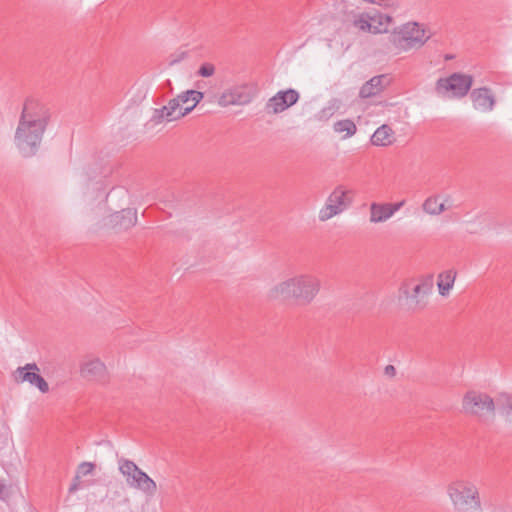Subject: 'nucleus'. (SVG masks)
Segmentation results:
<instances>
[{
    "instance_id": "nucleus-1",
    "label": "nucleus",
    "mask_w": 512,
    "mask_h": 512,
    "mask_svg": "<svg viewBox=\"0 0 512 512\" xmlns=\"http://www.w3.org/2000/svg\"><path fill=\"white\" fill-rule=\"evenodd\" d=\"M50 118L46 104L34 98L25 101L14 136L15 145L23 157L37 153Z\"/></svg>"
},
{
    "instance_id": "nucleus-2",
    "label": "nucleus",
    "mask_w": 512,
    "mask_h": 512,
    "mask_svg": "<svg viewBox=\"0 0 512 512\" xmlns=\"http://www.w3.org/2000/svg\"><path fill=\"white\" fill-rule=\"evenodd\" d=\"M320 279L313 274H297L273 286L269 298L295 300L300 304L311 303L320 291Z\"/></svg>"
},
{
    "instance_id": "nucleus-3",
    "label": "nucleus",
    "mask_w": 512,
    "mask_h": 512,
    "mask_svg": "<svg viewBox=\"0 0 512 512\" xmlns=\"http://www.w3.org/2000/svg\"><path fill=\"white\" fill-rule=\"evenodd\" d=\"M423 25L417 22H408L395 29L387 37V49L394 54L419 49L430 39Z\"/></svg>"
},
{
    "instance_id": "nucleus-4",
    "label": "nucleus",
    "mask_w": 512,
    "mask_h": 512,
    "mask_svg": "<svg viewBox=\"0 0 512 512\" xmlns=\"http://www.w3.org/2000/svg\"><path fill=\"white\" fill-rule=\"evenodd\" d=\"M447 494L456 512L482 511L479 488L469 479H456L450 482Z\"/></svg>"
},
{
    "instance_id": "nucleus-5",
    "label": "nucleus",
    "mask_w": 512,
    "mask_h": 512,
    "mask_svg": "<svg viewBox=\"0 0 512 512\" xmlns=\"http://www.w3.org/2000/svg\"><path fill=\"white\" fill-rule=\"evenodd\" d=\"M204 93L197 90H187L176 98L169 100L167 105L155 109L152 120L159 124L161 122L175 121L189 114L196 105L203 99Z\"/></svg>"
},
{
    "instance_id": "nucleus-6",
    "label": "nucleus",
    "mask_w": 512,
    "mask_h": 512,
    "mask_svg": "<svg viewBox=\"0 0 512 512\" xmlns=\"http://www.w3.org/2000/svg\"><path fill=\"white\" fill-rule=\"evenodd\" d=\"M355 192L344 185L336 186L326 199L325 205L319 211V220L328 221L348 209L354 201Z\"/></svg>"
},
{
    "instance_id": "nucleus-7",
    "label": "nucleus",
    "mask_w": 512,
    "mask_h": 512,
    "mask_svg": "<svg viewBox=\"0 0 512 512\" xmlns=\"http://www.w3.org/2000/svg\"><path fill=\"white\" fill-rule=\"evenodd\" d=\"M472 84V76L453 73L446 78H439L435 85V91L442 97L462 98L467 95Z\"/></svg>"
},
{
    "instance_id": "nucleus-8",
    "label": "nucleus",
    "mask_w": 512,
    "mask_h": 512,
    "mask_svg": "<svg viewBox=\"0 0 512 512\" xmlns=\"http://www.w3.org/2000/svg\"><path fill=\"white\" fill-rule=\"evenodd\" d=\"M496 399L484 392L470 390L462 399V409L467 415L482 417L486 414H494Z\"/></svg>"
},
{
    "instance_id": "nucleus-9",
    "label": "nucleus",
    "mask_w": 512,
    "mask_h": 512,
    "mask_svg": "<svg viewBox=\"0 0 512 512\" xmlns=\"http://www.w3.org/2000/svg\"><path fill=\"white\" fill-rule=\"evenodd\" d=\"M433 288V275H426L420 279V282L416 284L410 295L408 290V282H404L400 287V292L411 300L413 309L422 310L426 307V301L424 297L428 295Z\"/></svg>"
},
{
    "instance_id": "nucleus-10",
    "label": "nucleus",
    "mask_w": 512,
    "mask_h": 512,
    "mask_svg": "<svg viewBox=\"0 0 512 512\" xmlns=\"http://www.w3.org/2000/svg\"><path fill=\"white\" fill-rule=\"evenodd\" d=\"M80 375L89 382L106 384L109 374L105 364L99 358H87L80 365Z\"/></svg>"
},
{
    "instance_id": "nucleus-11",
    "label": "nucleus",
    "mask_w": 512,
    "mask_h": 512,
    "mask_svg": "<svg viewBox=\"0 0 512 512\" xmlns=\"http://www.w3.org/2000/svg\"><path fill=\"white\" fill-rule=\"evenodd\" d=\"M299 99V93L294 89L279 91L268 100L265 110L268 114H278L294 105Z\"/></svg>"
},
{
    "instance_id": "nucleus-12",
    "label": "nucleus",
    "mask_w": 512,
    "mask_h": 512,
    "mask_svg": "<svg viewBox=\"0 0 512 512\" xmlns=\"http://www.w3.org/2000/svg\"><path fill=\"white\" fill-rule=\"evenodd\" d=\"M378 21L380 26H384V31H386L388 25L392 22V17L389 15H376L369 13H360L358 15H354L352 19V24L355 28L359 29L363 32H372L377 33L381 30L372 25V22Z\"/></svg>"
},
{
    "instance_id": "nucleus-13",
    "label": "nucleus",
    "mask_w": 512,
    "mask_h": 512,
    "mask_svg": "<svg viewBox=\"0 0 512 512\" xmlns=\"http://www.w3.org/2000/svg\"><path fill=\"white\" fill-rule=\"evenodd\" d=\"M253 95L245 85H236L226 89L218 98L221 107L232 105H246L251 102Z\"/></svg>"
},
{
    "instance_id": "nucleus-14",
    "label": "nucleus",
    "mask_w": 512,
    "mask_h": 512,
    "mask_svg": "<svg viewBox=\"0 0 512 512\" xmlns=\"http://www.w3.org/2000/svg\"><path fill=\"white\" fill-rule=\"evenodd\" d=\"M33 371H39V368L35 363H28L24 367L17 368L16 381L29 382L31 385L36 386L42 393H47L49 391L47 381L40 374Z\"/></svg>"
},
{
    "instance_id": "nucleus-15",
    "label": "nucleus",
    "mask_w": 512,
    "mask_h": 512,
    "mask_svg": "<svg viewBox=\"0 0 512 512\" xmlns=\"http://www.w3.org/2000/svg\"><path fill=\"white\" fill-rule=\"evenodd\" d=\"M137 223V211L132 208L122 209L110 216V224L118 230H127Z\"/></svg>"
},
{
    "instance_id": "nucleus-16",
    "label": "nucleus",
    "mask_w": 512,
    "mask_h": 512,
    "mask_svg": "<svg viewBox=\"0 0 512 512\" xmlns=\"http://www.w3.org/2000/svg\"><path fill=\"white\" fill-rule=\"evenodd\" d=\"M470 97L476 109L487 112L494 108L495 98L491 90L486 87L474 89Z\"/></svg>"
},
{
    "instance_id": "nucleus-17",
    "label": "nucleus",
    "mask_w": 512,
    "mask_h": 512,
    "mask_svg": "<svg viewBox=\"0 0 512 512\" xmlns=\"http://www.w3.org/2000/svg\"><path fill=\"white\" fill-rule=\"evenodd\" d=\"M387 85L388 78L386 75L374 76L362 85L359 96L366 99L379 95Z\"/></svg>"
},
{
    "instance_id": "nucleus-18",
    "label": "nucleus",
    "mask_w": 512,
    "mask_h": 512,
    "mask_svg": "<svg viewBox=\"0 0 512 512\" xmlns=\"http://www.w3.org/2000/svg\"><path fill=\"white\" fill-rule=\"evenodd\" d=\"M119 470L126 477L127 484L132 488L139 481V474L144 472L133 461L124 458L119 460Z\"/></svg>"
},
{
    "instance_id": "nucleus-19",
    "label": "nucleus",
    "mask_w": 512,
    "mask_h": 512,
    "mask_svg": "<svg viewBox=\"0 0 512 512\" xmlns=\"http://www.w3.org/2000/svg\"><path fill=\"white\" fill-rule=\"evenodd\" d=\"M495 410L498 411L506 422L512 424V393H499L496 396Z\"/></svg>"
},
{
    "instance_id": "nucleus-20",
    "label": "nucleus",
    "mask_w": 512,
    "mask_h": 512,
    "mask_svg": "<svg viewBox=\"0 0 512 512\" xmlns=\"http://www.w3.org/2000/svg\"><path fill=\"white\" fill-rule=\"evenodd\" d=\"M394 142V131L387 125L383 124L376 129L371 137V143L375 146H389Z\"/></svg>"
},
{
    "instance_id": "nucleus-21",
    "label": "nucleus",
    "mask_w": 512,
    "mask_h": 512,
    "mask_svg": "<svg viewBox=\"0 0 512 512\" xmlns=\"http://www.w3.org/2000/svg\"><path fill=\"white\" fill-rule=\"evenodd\" d=\"M456 275L457 272L453 269L443 271L438 275L437 286L441 296H447L449 294L454 285Z\"/></svg>"
},
{
    "instance_id": "nucleus-22",
    "label": "nucleus",
    "mask_w": 512,
    "mask_h": 512,
    "mask_svg": "<svg viewBox=\"0 0 512 512\" xmlns=\"http://www.w3.org/2000/svg\"><path fill=\"white\" fill-rule=\"evenodd\" d=\"M391 217L392 216L390 214L387 203L373 202L370 204V222L371 223L385 222L386 220H388Z\"/></svg>"
},
{
    "instance_id": "nucleus-23",
    "label": "nucleus",
    "mask_w": 512,
    "mask_h": 512,
    "mask_svg": "<svg viewBox=\"0 0 512 512\" xmlns=\"http://www.w3.org/2000/svg\"><path fill=\"white\" fill-rule=\"evenodd\" d=\"M135 489L141 490L146 495L153 496L157 491L156 482L150 478L145 472L139 474V481L137 482Z\"/></svg>"
},
{
    "instance_id": "nucleus-24",
    "label": "nucleus",
    "mask_w": 512,
    "mask_h": 512,
    "mask_svg": "<svg viewBox=\"0 0 512 512\" xmlns=\"http://www.w3.org/2000/svg\"><path fill=\"white\" fill-rule=\"evenodd\" d=\"M423 210L430 215H439L446 210L444 203H439L436 196L428 197L423 205Z\"/></svg>"
},
{
    "instance_id": "nucleus-25",
    "label": "nucleus",
    "mask_w": 512,
    "mask_h": 512,
    "mask_svg": "<svg viewBox=\"0 0 512 512\" xmlns=\"http://www.w3.org/2000/svg\"><path fill=\"white\" fill-rule=\"evenodd\" d=\"M334 130L337 133H345V138L351 137L357 131L355 123L350 119L339 120L334 123Z\"/></svg>"
},
{
    "instance_id": "nucleus-26",
    "label": "nucleus",
    "mask_w": 512,
    "mask_h": 512,
    "mask_svg": "<svg viewBox=\"0 0 512 512\" xmlns=\"http://www.w3.org/2000/svg\"><path fill=\"white\" fill-rule=\"evenodd\" d=\"M215 73V66L212 63L206 62L201 64L197 71V75L201 77H211Z\"/></svg>"
},
{
    "instance_id": "nucleus-27",
    "label": "nucleus",
    "mask_w": 512,
    "mask_h": 512,
    "mask_svg": "<svg viewBox=\"0 0 512 512\" xmlns=\"http://www.w3.org/2000/svg\"><path fill=\"white\" fill-rule=\"evenodd\" d=\"M95 468V465L91 462H82L79 466H78V472L77 474H81L83 476L85 475H88V474H91L93 472Z\"/></svg>"
},
{
    "instance_id": "nucleus-28",
    "label": "nucleus",
    "mask_w": 512,
    "mask_h": 512,
    "mask_svg": "<svg viewBox=\"0 0 512 512\" xmlns=\"http://www.w3.org/2000/svg\"><path fill=\"white\" fill-rule=\"evenodd\" d=\"M11 497V491H10V488L3 484V483H0V499L3 500V501H8Z\"/></svg>"
},
{
    "instance_id": "nucleus-29",
    "label": "nucleus",
    "mask_w": 512,
    "mask_h": 512,
    "mask_svg": "<svg viewBox=\"0 0 512 512\" xmlns=\"http://www.w3.org/2000/svg\"><path fill=\"white\" fill-rule=\"evenodd\" d=\"M404 203V200L396 203H387L391 216H393L397 211H399L404 205Z\"/></svg>"
},
{
    "instance_id": "nucleus-30",
    "label": "nucleus",
    "mask_w": 512,
    "mask_h": 512,
    "mask_svg": "<svg viewBox=\"0 0 512 512\" xmlns=\"http://www.w3.org/2000/svg\"><path fill=\"white\" fill-rule=\"evenodd\" d=\"M80 488V475H76L73 479L72 484L69 487V492L74 493Z\"/></svg>"
},
{
    "instance_id": "nucleus-31",
    "label": "nucleus",
    "mask_w": 512,
    "mask_h": 512,
    "mask_svg": "<svg viewBox=\"0 0 512 512\" xmlns=\"http://www.w3.org/2000/svg\"><path fill=\"white\" fill-rule=\"evenodd\" d=\"M385 372H386V374L394 375V374H395V368H394V366H392V365H388V366H386V368H385Z\"/></svg>"
}]
</instances>
